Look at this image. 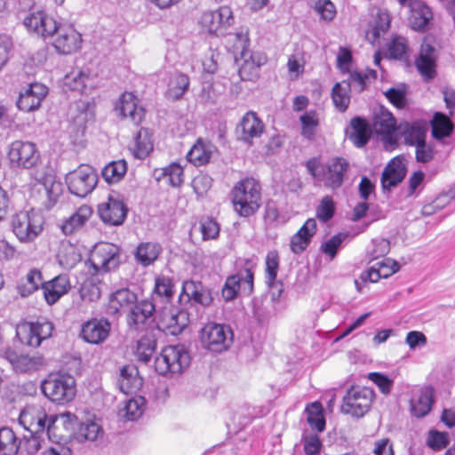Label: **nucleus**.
<instances>
[{
	"mask_svg": "<svg viewBox=\"0 0 455 455\" xmlns=\"http://www.w3.org/2000/svg\"><path fill=\"white\" fill-rule=\"evenodd\" d=\"M76 418L70 412L47 416L45 409L38 403L28 404L20 413L19 423L29 434H42L46 430L49 439L56 437L55 424L60 421L66 429L71 427Z\"/></svg>",
	"mask_w": 455,
	"mask_h": 455,
	"instance_id": "obj_1",
	"label": "nucleus"
},
{
	"mask_svg": "<svg viewBox=\"0 0 455 455\" xmlns=\"http://www.w3.org/2000/svg\"><path fill=\"white\" fill-rule=\"evenodd\" d=\"M305 166L315 185H323L331 190L342 187L350 167L348 161L340 156L332 157L326 163H322L320 157H312Z\"/></svg>",
	"mask_w": 455,
	"mask_h": 455,
	"instance_id": "obj_2",
	"label": "nucleus"
},
{
	"mask_svg": "<svg viewBox=\"0 0 455 455\" xmlns=\"http://www.w3.org/2000/svg\"><path fill=\"white\" fill-rule=\"evenodd\" d=\"M155 315H128L127 323L130 331L144 333L132 347L138 361L147 363L156 348Z\"/></svg>",
	"mask_w": 455,
	"mask_h": 455,
	"instance_id": "obj_3",
	"label": "nucleus"
},
{
	"mask_svg": "<svg viewBox=\"0 0 455 455\" xmlns=\"http://www.w3.org/2000/svg\"><path fill=\"white\" fill-rule=\"evenodd\" d=\"M234 211L242 218L253 216L261 205V186L253 178L239 180L231 191Z\"/></svg>",
	"mask_w": 455,
	"mask_h": 455,
	"instance_id": "obj_4",
	"label": "nucleus"
},
{
	"mask_svg": "<svg viewBox=\"0 0 455 455\" xmlns=\"http://www.w3.org/2000/svg\"><path fill=\"white\" fill-rule=\"evenodd\" d=\"M121 263V249L111 243H99L94 245L85 261L87 275H102L116 269Z\"/></svg>",
	"mask_w": 455,
	"mask_h": 455,
	"instance_id": "obj_5",
	"label": "nucleus"
},
{
	"mask_svg": "<svg viewBox=\"0 0 455 455\" xmlns=\"http://www.w3.org/2000/svg\"><path fill=\"white\" fill-rule=\"evenodd\" d=\"M191 356L184 345L164 347L155 360L156 371L164 376L182 373L190 364Z\"/></svg>",
	"mask_w": 455,
	"mask_h": 455,
	"instance_id": "obj_6",
	"label": "nucleus"
},
{
	"mask_svg": "<svg viewBox=\"0 0 455 455\" xmlns=\"http://www.w3.org/2000/svg\"><path fill=\"white\" fill-rule=\"evenodd\" d=\"M43 217L35 211H23L12 218V230L22 243L34 241L43 230Z\"/></svg>",
	"mask_w": 455,
	"mask_h": 455,
	"instance_id": "obj_7",
	"label": "nucleus"
},
{
	"mask_svg": "<svg viewBox=\"0 0 455 455\" xmlns=\"http://www.w3.org/2000/svg\"><path fill=\"white\" fill-rule=\"evenodd\" d=\"M108 307L109 313H156L152 301L144 299L139 302L137 295L127 288L113 292Z\"/></svg>",
	"mask_w": 455,
	"mask_h": 455,
	"instance_id": "obj_8",
	"label": "nucleus"
},
{
	"mask_svg": "<svg viewBox=\"0 0 455 455\" xmlns=\"http://www.w3.org/2000/svg\"><path fill=\"white\" fill-rule=\"evenodd\" d=\"M42 391L53 403H67L76 395L75 379L69 375L51 374L43 381Z\"/></svg>",
	"mask_w": 455,
	"mask_h": 455,
	"instance_id": "obj_9",
	"label": "nucleus"
},
{
	"mask_svg": "<svg viewBox=\"0 0 455 455\" xmlns=\"http://www.w3.org/2000/svg\"><path fill=\"white\" fill-rule=\"evenodd\" d=\"M235 38V46L236 50H240V58L243 60L239 68V74L244 79L246 75L252 74L257 68L265 65L267 61V57L262 52H251L249 49L250 38L247 29H242L240 32H237Z\"/></svg>",
	"mask_w": 455,
	"mask_h": 455,
	"instance_id": "obj_10",
	"label": "nucleus"
},
{
	"mask_svg": "<svg viewBox=\"0 0 455 455\" xmlns=\"http://www.w3.org/2000/svg\"><path fill=\"white\" fill-rule=\"evenodd\" d=\"M7 158L12 168L28 170L39 163L40 152L35 143L17 140L9 145Z\"/></svg>",
	"mask_w": 455,
	"mask_h": 455,
	"instance_id": "obj_11",
	"label": "nucleus"
},
{
	"mask_svg": "<svg viewBox=\"0 0 455 455\" xmlns=\"http://www.w3.org/2000/svg\"><path fill=\"white\" fill-rule=\"evenodd\" d=\"M373 397L372 389L366 387L352 386L343 397L341 411L354 417H363L369 411Z\"/></svg>",
	"mask_w": 455,
	"mask_h": 455,
	"instance_id": "obj_12",
	"label": "nucleus"
},
{
	"mask_svg": "<svg viewBox=\"0 0 455 455\" xmlns=\"http://www.w3.org/2000/svg\"><path fill=\"white\" fill-rule=\"evenodd\" d=\"M234 334L231 328L225 324L209 323L201 331L203 346L214 353L227 350L233 341Z\"/></svg>",
	"mask_w": 455,
	"mask_h": 455,
	"instance_id": "obj_13",
	"label": "nucleus"
},
{
	"mask_svg": "<svg viewBox=\"0 0 455 455\" xmlns=\"http://www.w3.org/2000/svg\"><path fill=\"white\" fill-rule=\"evenodd\" d=\"M71 194L84 197L92 193L98 183V174L87 164H82L77 169L68 172L65 178Z\"/></svg>",
	"mask_w": 455,
	"mask_h": 455,
	"instance_id": "obj_14",
	"label": "nucleus"
},
{
	"mask_svg": "<svg viewBox=\"0 0 455 455\" xmlns=\"http://www.w3.org/2000/svg\"><path fill=\"white\" fill-rule=\"evenodd\" d=\"M59 22L44 10L32 7L23 19V25L29 33H33L44 40L52 38L58 28Z\"/></svg>",
	"mask_w": 455,
	"mask_h": 455,
	"instance_id": "obj_15",
	"label": "nucleus"
},
{
	"mask_svg": "<svg viewBox=\"0 0 455 455\" xmlns=\"http://www.w3.org/2000/svg\"><path fill=\"white\" fill-rule=\"evenodd\" d=\"M53 324L49 321L27 322L18 324L16 336L22 344L32 347L40 346L44 339L52 336Z\"/></svg>",
	"mask_w": 455,
	"mask_h": 455,
	"instance_id": "obj_16",
	"label": "nucleus"
},
{
	"mask_svg": "<svg viewBox=\"0 0 455 455\" xmlns=\"http://www.w3.org/2000/svg\"><path fill=\"white\" fill-rule=\"evenodd\" d=\"M253 281L254 273L249 267L228 276L221 291L223 299L231 301L236 298L239 291L245 295H251L253 291Z\"/></svg>",
	"mask_w": 455,
	"mask_h": 455,
	"instance_id": "obj_17",
	"label": "nucleus"
},
{
	"mask_svg": "<svg viewBox=\"0 0 455 455\" xmlns=\"http://www.w3.org/2000/svg\"><path fill=\"white\" fill-rule=\"evenodd\" d=\"M98 212L101 220L110 226H119L126 219L128 208L119 194L113 193L108 201L99 204Z\"/></svg>",
	"mask_w": 455,
	"mask_h": 455,
	"instance_id": "obj_18",
	"label": "nucleus"
},
{
	"mask_svg": "<svg viewBox=\"0 0 455 455\" xmlns=\"http://www.w3.org/2000/svg\"><path fill=\"white\" fill-rule=\"evenodd\" d=\"M53 37L52 46L60 54H71L81 47L82 36L71 25L59 23Z\"/></svg>",
	"mask_w": 455,
	"mask_h": 455,
	"instance_id": "obj_19",
	"label": "nucleus"
},
{
	"mask_svg": "<svg viewBox=\"0 0 455 455\" xmlns=\"http://www.w3.org/2000/svg\"><path fill=\"white\" fill-rule=\"evenodd\" d=\"M48 94V88L41 83H31L20 90L17 100L20 110L28 113L39 108Z\"/></svg>",
	"mask_w": 455,
	"mask_h": 455,
	"instance_id": "obj_20",
	"label": "nucleus"
},
{
	"mask_svg": "<svg viewBox=\"0 0 455 455\" xmlns=\"http://www.w3.org/2000/svg\"><path fill=\"white\" fill-rule=\"evenodd\" d=\"M264 129L265 125L258 115L248 111L236 125L235 134L239 140L251 146L253 140L262 135Z\"/></svg>",
	"mask_w": 455,
	"mask_h": 455,
	"instance_id": "obj_21",
	"label": "nucleus"
},
{
	"mask_svg": "<svg viewBox=\"0 0 455 455\" xmlns=\"http://www.w3.org/2000/svg\"><path fill=\"white\" fill-rule=\"evenodd\" d=\"M234 23L233 12L229 6H220L217 11H207L202 13L199 24L210 34H215L220 28H227Z\"/></svg>",
	"mask_w": 455,
	"mask_h": 455,
	"instance_id": "obj_22",
	"label": "nucleus"
},
{
	"mask_svg": "<svg viewBox=\"0 0 455 455\" xmlns=\"http://www.w3.org/2000/svg\"><path fill=\"white\" fill-rule=\"evenodd\" d=\"M437 53L434 46L423 44L415 60V66L424 81L429 82L436 76Z\"/></svg>",
	"mask_w": 455,
	"mask_h": 455,
	"instance_id": "obj_23",
	"label": "nucleus"
},
{
	"mask_svg": "<svg viewBox=\"0 0 455 455\" xmlns=\"http://www.w3.org/2000/svg\"><path fill=\"white\" fill-rule=\"evenodd\" d=\"M71 289L68 275L60 274L42 285L44 298L48 305H53Z\"/></svg>",
	"mask_w": 455,
	"mask_h": 455,
	"instance_id": "obj_24",
	"label": "nucleus"
},
{
	"mask_svg": "<svg viewBox=\"0 0 455 455\" xmlns=\"http://www.w3.org/2000/svg\"><path fill=\"white\" fill-rule=\"evenodd\" d=\"M115 109L123 117H128L134 124H140L145 116V109L138 105V99L132 92H124Z\"/></svg>",
	"mask_w": 455,
	"mask_h": 455,
	"instance_id": "obj_25",
	"label": "nucleus"
},
{
	"mask_svg": "<svg viewBox=\"0 0 455 455\" xmlns=\"http://www.w3.org/2000/svg\"><path fill=\"white\" fill-rule=\"evenodd\" d=\"M5 359L11 363L16 372L26 373L36 371L43 365V357L37 355L18 354L8 349Z\"/></svg>",
	"mask_w": 455,
	"mask_h": 455,
	"instance_id": "obj_26",
	"label": "nucleus"
},
{
	"mask_svg": "<svg viewBox=\"0 0 455 455\" xmlns=\"http://www.w3.org/2000/svg\"><path fill=\"white\" fill-rule=\"evenodd\" d=\"M400 265L397 261L390 258H383L378 260L375 264L370 267L366 271L361 275L363 282L376 283L380 278H387L398 272Z\"/></svg>",
	"mask_w": 455,
	"mask_h": 455,
	"instance_id": "obj_27",
	"label": "nucleus"
},
{
	"mask_svg": "<svg viewBox=\"0 0 455 455\" xmlns=\"http://www.w3.org/2000/svg\"><path fill=\"white\" fill-rule=\"evenodd\" d=\"M110 323L106 319H92L83 324L82 338L88 343L100 344L109 335Z\"/></svg>",
	"mask_w": 455,
	"mask_h": 455,
	"instance_id": "obj_28",
	"label": "nucleus"
},
{
	"mask_svg": "<svg viewBox=\"0 0 455 455\" xmlns=\"http://www.w3.org/2000/svg\"><path fill=\"white\" fill-rule=\"evenodd\" d=\"M189 315H155L156 330L177 336L189 323Z\"/></svg>",
	"mask_w": 455,
	"mask_h": 455,
	"instance_id": "obj_29",
	"label": "nucleus"
},
{
	"mask_svg": "<svg viewBox=\"0 0 455 455\" xmlns=\"http://www.w3.org/2000/svg\"><path fill=\"white\" fill-rule=\"evenodd\" d=\"M371 134V126L365 118L355 116L351 119L350 131H347V135L356 148H363L369 142Z\"/></svg>",
	"mask_w": 455,
	"mask_h": 455,
	"instance_id": "obj_30",
	"label": "nucleus"
},
{
	"mask_svg": "<svg viewBox=\"0 0 455 455\" xmlns=\"http://www.w3.org/2000/svg\"><path fill=\"white\" fill-rule=\"evenodd\" d=\"M164 81L167 86L165 98L172 101L180 100L190 84L188 76L178 71L169 73Z\"/></svg>",
	"mask_w": 455,
	"mask_h": 455,
	"instance_id": "obj_31",
	"label": "nucleus"
},
{
	"mask_svg": "<svg viewBox=\"0 0 455 455\" xmlns=\"http://www.w3.org/2000/svg\"><path fill=\"white\" fill-rule=\"evenodd\" d=\"M279 269V256L276 251H270L266 257V283L272 292L274 299L279 298L283 292L282 282H277V272Z\"/></svg>",
	"mask_w": 455,
	"mask_h": 455,
	"instance_id": "obj_32",
	"label": "nucleus"
},
{
	"mask_svg": "<svg viewBox=\"0 0 455 455\" xmlns=\"http://www.w3.org/2000/svg\"><path fill=\"white\" fill-rule=\"evenodd\" d=\"M182 294H186L194 303L204 307L210 306L213 301L211 289L198 281H185L182 285Z\"/></svg>",
	"mask_w": 455,
	"mask_h": 455,
	"instance_id": "obj_33",
	"label": "nucleus"
},
{
	"mask_svg": "<svg viewBox=\"0 0 455 455\" xmlns=\"http://www.w3.org/2000/svg\"><path fill=\"white\" fill-rule=\"evenodd\" d=\"M120 391L129 395L136 393L142 387V379L139 376L137 367L132 364L124 365L120 369L117 379Z\"/></svg>",
	"mask_w": 455,
	"mask_h": 455,
	"instance_id": "obj_34",
	"label": "nucleus"
},
{
	"mask_svg": "<svg viewBox=\"0 0 455 455\" xmlns=\"http://www.w3.org/2000/svg\"><path fill=\"white\" fill-rule=\"evenodd\" d=\"M373 20L371 28L366 32L367 40L372 44H376L378 40L383 36L390 27V15L387 10L378 8L372 13Z\"/></svg>",
	"mask_w": 455,
	"mask_h": 455,
	"instance_id": "obj_35",
	"label": "nucleus"
},
{
	"mask_svg": "<svg viewBox=\"0 0 455 455\" xmlns=\"http://www.w3.org/2000/svg\"><path fill=\"white\" fill-rule=\"evenodd\" d=\"M406 170L398 158H393L385 167L381 176V186L389 190L397 186L405 177Z\"/></svg>",
	"mask_w": 455,
	"mask_h": 455,
	"instance_id": "obj_36",
	"label": "nucleus"
},
{
	"mask_svg": "<svg viewBox=\"0 0 455 455\" xmlns=\"http://www.w3.org/2000/svg\"><path fill=\"white\" fill-rule=\"evenodd\" d=\"M409 8L411 12L409 21L411 28L418 31L424 30L433 16L430 8L418 0L410 3Z\"/></svg>",
	"mask_w": 455,
	"mask_h": 455,
	"instance_id": "obj_37",
	"label": "nucleus"
},
{
	"mask_svg": "<svg viewBox=\"0 0 455 455\" xmlns=\"http://www.w3.org/2000/svg\"><path fill=\"white\" fill-rule=\"evenodd\" d=\"M434 403V390L431 387L421 388L411 400V413L422 418L429 413Z\"/></svg>",
	"mask_w": 455,
	"mask_h": 455,
	"instance_id": "obj_38",
	"label": "nucleus"
},
{
	"mask_svg": "<svg viewBox=\"0 0 455 455\" xmlns=\"http://www.w3.org/2000/svg\"><path fill=\"white\" fill-rule=\"evenodd\" d=\"M44 282H43L42 272L37 268H31L21 278L17 284V292L22 298H27L37 291Z\"/></svg>",
	"mask_w": 455,
	"mask_h": 455,
	"instance_id": "obj_39",
	"label": "nucleus"
},
{
	"mask_svg": "<svg viewBox=\"0 0 455 455\" xmlns=\"http://www.w3.org/2000/svg\"><path fill=\"white\" fill-rule=\"evenodd\" d=\"M92 214V209L84 204L80 206L61 226L65 235H71L82 228Z\"/></svg>",
	"mask_w": 455,
	"mask_h": 455,
	"instance_id": "obj_40",
	"label": "nucleus"
},
{
	"mask_svg": "<svg viewBox=\"0 0 455 455\" xmlns=\"http://www.w3.org/2000/svg\"><path fill=\"white\" fill-rule=\"evenodd\" d=\"M299 121L300 124V135L309 141L315 140L320 125L318 112L315 109L305 111L299 117Z\"/></svg>",
	"mask_w": 455,
	"mask_h": 455,
	"instance_id": "obj_41",
	"label": "nucleus"
},
{
	"mask_svg": "<svg viewBox=\"0 0 455 455\" xmlns=\"http://www.w3.org/2000/svg\"><path fill=\"white\" fill-rule=\"evenodd\" d=\"M399 133L403 137L407 145L416 147L426 140L427 129L418 123H404L398 126Z\"/></svg>",
	"mask_w": 455,
	"mask_h": 455,
	"instance_id": "obj_42",
	"label": "nucleus"
},
{
	"mask_svg": "<svg viewBox=\"0 0 455 455\" xmlns=\"http://www.w3.org/2000/svg\"><path fill=\"white\" fill-rule=\"evenodd\" d=\"M161 251L162 246L158 243H140L136 248L135 259L141 266L148 267L157 259Z\"/></svg>",
	"mask_w": 455,
	"mask_h": 455,
	"instance_id": "obj_43",
	"label": "nucleus"
},
{
	"mask_svg": "<svg viewBox=\"0 0 455 455\" xmlns=\"http://www.w3.org/2000/svg\"><path fill=\"white\" fill-rule=\"evenodd\" d=\"M430 124L432 136L437 140H443L444 139L449 138L454 129L452 121L449 116L442 112H436Z\"/></svg>",
	"mask_w": 455,
	"mask_h": 455,
	"instance_id": "obj_44",
	"label": "nucleus"
},
{
	"mask_svg": "<svg viewBox=\"0 0 455 455\" xmlns=\"http://www.w3.org/2000/svg\"><path fill=\"white\" fill-rule=\"evenodd\" d=\"M213 146L199 139L187 154V159L196 166H202L209 163Z\"/></svg>",
	"mask_w": 455,
	"mask_h": 455,
	"instance_id": "obj_45",
	"label": "nucleus"
},
{
	"mask_svg": "<svg viewBox=\"0 0 455 455\" xmlns=\"http://www.w3.org/2000/svg\"><path fill=\"white\" fill-rule=\"evenodd\" d=\"M349 76L347 82L343 81L342 84H346L350 90L357 92H362L367 87L370 79L375 80L377 72L373 69H368L363 73L357 70L347 72Z\"/></svg>",
	"mask_w": 455,
	"mask_h": 455,
	"instance_id": "obj_46",
	"label": "nucleus"
},
{
	"mask_svg": "<svg viewBox=\"0 0 455 455\" xmlns=\"http://www.w3.org/2000/svg\"><path fill=\"white\" fill-rule=\"evenodd\" d=\"M374 128L378 133L387 136H391L398 131L396 120L387 109H381L379 113L376 115L374 118Z\"/></svg>",
	"mask_w": 455,
	"mask_h": 455,
	"instance_id": "obj_47",
	"label": "nucleus"
},
{
	"mask_svg": "<svg viewBox=\"0 0 455 455\" xmlns=\"http://www.w3.org/2000/svg\"><path fill=\"white\" fill-rule=\"evenodd\" d=\"M90 81L88 69H74L67 74L64 78L65 85L72 91L84 93Z\"/></svg>",
	"mask_w": 455,
	"mask_h": 455,
	"instance_id": "obj_48",
	"label": "nucleus"
},
{
	"mask_svg": "<svg viewBox=\"0 0 455 455\" xmlns=\"http://www.w3.org/2000/svg\"><path fill=\"white\" fill-rule=\"evenodd\" d=\"M100 275H89L81 284L79 294L84 301H95L100 297Z\"/></svg>",
	"mask_w": 455,
	"mask_h": 455,
	"instance_id": "obj_49",
	"label": "nucleus"
},
{
	"mask_svg": "<svg viewBox=\"0 0 455 455\" xmlns=\"http://www.w3.org/2000/svg\"><path fill=\"white\" fill-rule=\"evenodd\" d=\"M307 421L310 427L317 432H323L325 429V419L323 409L320 402H313L305 409Z\"/></svg>",
	"mask_w": 455,
	"mask_h": 455,
	"instance_id": "obj_50",
	"label": "nucleus"
},
{
	"mask_svg": "<svg viewBox=\"0 0 455 455\" xmlns=\"http://www.w3.org/2000/svg\"><path fill=\"white\" fill-rule=\"evenodd\" d=\"M19 440L12 428H0V455H17L19 453Z\"/></svg>",
	"mask_w": 455,
	"mask_h": 455,
	"instance_id": "obj_51",
	"label": "nucleus"
},
{
	"mask_svg": "<svg viewBox=\"0 0 455 455\" xmlns=\"http://www.w3.org/2000/svg\"><path fill=\"white\" fill-rule=\"evenodd\" d=\"M127 172V163L124 159L113 161L102 170V177L108 183L118 182Z\"/></svg>",
	"mask_w": 455,
	"mask_h": 455,
	"instance_id": "obj_52",
	"label": "nucleus"
},
{
	"mask_svg": "<svg viewBox=\"0 0 455 455\" xmlns=\"http://www.w3.org/2000/svg\"><path fill=\"white\" fill-rule=\"evenodd\" d=\"M263 219L269 228H277L287 222L285 215L279 211L276 203L273 200L267 202Z\"/></svg>",
	"mask_w": 455,
	"mask_h": 455,
	"instance_id": "obj_53",
	"label": "nucleus"
},
{
	"mask_svg": "<svg viewBox=\"0 0 455 455\" xmlns=\"http://www.w3.org/2000/svg\"><path fill=\"white\" fill-rule=\"evenodd\" d=\"M163 179H166L168 184L172 187H180L183 182V169L180 164L172 163L169 166L161 169L156 180H161Z\"/></svg>",
	"mask_w": 455,
	"mask_h": 455,
	"instance_id": "obj_54",
	"label": "nucleus"
},
{
	"mask_svg": "<svg viewBox=\"0 0 455 455\" xmlns=\"http://www.w3.org/2000/svg\"><path fill=\"white\" fill-rule=\"evenodd\" d=\"M336 83L331 90V99L335 108L339 112H345L350 103L349 92L351 91L346 84Z\"/></svg>",
	"mask_w": 455,
	"mask_h": 455,
	"instance_id": "obj_55",
	"label": "nucleus"
},
{
	"mask_svg": "<svg viewBox=\"0 0 455 455\" xmlns=\"http://www.w3.org/2000/svg\"><path fill=\"white\" fill-rule=\"evenodd\" d=\"M103 429L100 424L95 421L86 420L82 422L78 428V437L81 440L96 442L103 436Z\"/></svg>",
	"mask_w": 455,
	"mask_h": 455,
	"instance_id": "obj_56",
	"label": "nucleus"
},
{
	"mask_svg": "<svg viewBox=\"0 0 455 455\" xmlns=\"http://www.w3.org/2000/svg\"><path fill=\"white\" fill-rule=\"evenodd\" d=\"M144 408L145 398L139 395L129 399L122 409L121 413L126 419L135 420L142 415Z\"/></svg>",
	"mask_w": 455,
	"mask_h": 455,
	"instance_id": "obj_57",
	"label": "nucleus"
},
{
	"mask_svg": "<svg viewBox=\"0 0 455 455\" xmlns=\"http://www.w3.org/2000/svg\"><path fill=\"white\" fill-rule=\"evenodd\" d=\"M387 52L391 59H405L408 53L407 39L401 36H395L387 45Z\"/></svg>",
	"mask_w": 455,
	"mask_h": 455,
	"instance_id": "obj_58",
	"label": "nucleus"
},
{
	"mask_svg": "<svg viewBox=\"0 0 455 455\" xmlns=\"http://www.w3.org/2000/svg\"><path fill=\"white\" fill-rule=\"evenodd\" d=\"M225 92V87L220 83L205 84L203 85L199 98L205 103H215Z\"/></svg>",
	"mask_w": 455,
	"mask_h": 455,
	"instance_id": "obj_59",
	"label": "nucleus"
},
{
	"mask_svg": "<svg viewBox=\"0 0 455 455\" xmlns=\"http://www.w3.org/2000/svg\"><path fill=\"white\" fill-rule=\"evenodd\" d=\"M173 282L172 278L160 275L156 278L154 292L156 296L169 301L173 296Z\"/></svg>",
	"mask_w": 455,
	"mask_h": 455,
	"instance_id": "obj_60",
	"label": "nucleus"
},
{
	"mask_svg": "<svg viewBox=\"0 0 455 455\" xmlns=\"http://www.w3.org/2000/svg\"><path fill=\"white\" fill-rule=\"evenodd\" d=\"M389 250L390 243L388 240L384 238L373 239L367 251V256L370 261L377 260L379 258H386L385 256L389 252Z\"/></svg>",
	"mask_w": 455,
	"mask_h": 455,
	"instance_id": "obj_61",
	"label": "nucleus"
},
{
	"mask_svg": "<svg viewBox=\"0 0 455 455\" xmlns=\"http://www.w3.org/2000/svg\"><path fill=\"white\" fill-rule=\"evenodd\" d=\"M347 236L348 235L346 233H338L337 235L331 236L324 243L322 244V251L329 256L331 259H333L336 257L339 250L341 248L342 243L347 238Z\"/></svg>",
	"mask_w": 455,
	"mask_h": 455,
	"instance_id": "obj_62",
	"label": "nucleus"
},
{
	"mask_svg": "<svg viewBox=\"0 0 455 455\" xmlns=\"http://www.w3.org/2000/svg\"><path fill=\"white\" fill-rule=\"evenodd\" d=\"M335 213V205L331 196H325L320 201L319 205L316 208V217L323 222H328Z\"/></svg>",
	"mask_w": 455,
	"mask_h": 455,
	"instance_id": "obj_63",
	"label": "nucleus"
},
{
	"mask_svg": "<svg viewBox=\"0 0 455 455\" xmlns=\"http://www.w3.org/2000/svg\"><path fill=\"white\" fill-rule=\"evenodd\" d=\"M37 435L30 434L29 436H24L22 440H19V452L21 455H33L38 451L40 441Z\"/></svg>",
	"mask_w": 455,
	"mask_h": 455,
	"instance_id": "obj_64",
	"label": "nucleus"
}]
</instances>
